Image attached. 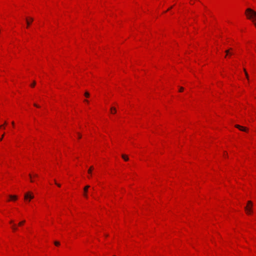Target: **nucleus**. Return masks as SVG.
Returning a JSON list of instances; mask_svg holds the SVG:
<instances>
[{
    "instance_id": "obj_1",
    "label": "nucleus",
    "mask_w": 256,
    "mask_h": 256,
    "mask_svg": "<svg viewBox=\"0 0 256 256\" xmlns=\"http://www.w3.org/2000/svg\"><path fill=\"white\" fill-rule=\"evenodd\" d=\"M34 198V194L32 192H28L24 194V198L26 200L30 201Z\"/></svg>"
},
{
    "instance_id": "obj_2",
    "label": "nucleus",
    "mask_w": 256,
    "mask_h": 256,
    "mask_svg": "<svg viewBox=\"0 0 256 256\" xmlns=\"http://www.w3.org/2000/svg\"><path fill=\"white\" fill-rule=\"evenodd\" d=\"M252 203L251 201H248L247 206L244 208L247 214L252 212Z\"/></svg>"
},
{
    "instance_id": "obj_3",
    "label": "nucleus",
    "mask_w": 256,
    "mask_h": 256,
    "mask_svg": "<svg viewBox=\"0 0 256 256\" xmlns=\"http://www.w3.org/2000/svg\"><path fill=\"white\" fill-rule=\"evenodd\" d=\"M235 127L238 128L240 130L242 131L246 132L247 130V128H246L240 126L238 124H236L235 126Z\"/></svg>"
},
{
    "instance_id": "obj_4",
    "label": "nucleus",
    "mask_w": 256,
    "mask_h": 256,
    "mask_svg": "<svg viewBox=\"0 0 256 256\" xmlns=\"http://www.w3.org/2000/svg\"><path fill=\"white\" fill-rule=\"evenodd\" d=\"M90 188V186L88 185V186H86L84 188V197H86V198H88V194H87V192H88V188Z\"/></svg>"
},
{
    "instance_id": "obj_5",
    "label": "nucleus",
    "mask_w": 256,
    "mask_h": 256,
    "mask_svg": "<svg viewBox=\"0 0 256 256\" xmlns=\"http://www.w3.org/2000/svg\"><path fill=\"white\" fill-rule=\"evenodd\" d=\"M10 223L13 224L12 226V230L14 231H16V230H18V228L16 226V224H14V221L13 220H10Z\"/></svg>"
},
{
    "instance_id": "obj_6",
    "label": "nucleus",
    "mask_w": 256,
    "mask_h": 256,
    "mask_svg": "<svg viewBox=\"0 0 256 256\" xmlns=\"http://www.w3.org/2000/svg\"><path fill=\"white\" fill-rule=\"evenodd\" d=\"M34 19L32 18H30V20L26 19V24H27V27H28L31 24L32 22H33Z\"/></svg>"
},
{
    "instance_id": "obj_7",
    "label": "nucleus",
    "mask_w": 256,
    "mask_h": 256,
    "mask_svg": "<svg viewBox=\"0 0 256 256\" xmlns=\"http://www.w3.org/2000/svg\"><path fill=\"white\" fill-rule=\"evenodd\" d=\"M9 197L11 200H16L18 198L17 196H16L10 195Z\"/></svg>"
},
{
    "instance_id": "obj_8",
    "label": "nucleus",
    "mask_w": 256,
    "mask_h": 256,
    "mask_svg": "<svg viewBox=\"0 0 256 256\" xmlns=\"http://www.w3.org/2000/svg\"><path fill=\"white\" fill-rule=\"evenodd\" d=\"M110 110L112 114H115L116 112V108L114 107H111Z\"/></svg>"
},
{
    "instance_id": "obj_9",
    "label": "nucleus",
    "mask_w": 256,
    "mask_h": 256,
    "mask_svg": "<svg viewBox=\"0 0 256 256\" xmlns=\"http://www.w3.org/2000/svg\"><path fill=\"white\" fill-rule=\"evenodd\" d=\"M122 157L125 161H128L129 160L128 156L125 154H122Z\"/></svg>"
},
{
    "instance_id": "obj_10",
    "label": "nucleus",
    "mask_w": 256,
    "mask_h": 256,
    "mask_svg": "<svg viewBox=\"0 0 256 256\" xmlns=\"http://www.w3.org/2000/svg\"><path fill=\"white\" fill-rule=\"evenodd\" d=\"M26 222L25 220H22L18 224V226H22Z\"/></svg>"
},
{
    "instance_id": "obj_11",
    "label": "nucleus",
    "mask_w": 256,
    "mask_h": 256,
    "mask_svg": "<svg viewBox=\"0 0 256 256\" xmlns=\"http://www.w3.org/2000/svg\"><path fill=\"white\" fill-rule=\"evenodd\" d=\"M93 169H94V167H93L92 166H90V168L88 170V173L89 174H92V170Z\"/></svg>"
},
{
    "instance_id": "obj_12",
    "label": "nucleus",
    "mask_w": 256,
    "mask_h": 256,
    "mask_svg": "<svg viewBox=\"0 0 256 256\" xmlns=\"http://www.w3.org/2000/svg\"><path fill=\"white\" fill-rule=\"evenodd\" d=\"M232 50V48H230L229 50H226L225 51V52L226 54H230V50ZM226 56H227V55H226V56H225V57H226Z\"/></svg>"
},
{
    "instance_id": "obj_13",
    "label": "nucleus",
    "mask_w": 256,
    "mask_h": 256,
    "mask_svg": "<svg viewBox=\"0 0 256 256\" xmlns=\"http://www.w3.org/2000/svg\"><path fill=\"white\" fill-rule=\"evenodd\" d=\"M244 73H245V74H246V78H248V72H246V70L245 68L244 69Z\"/></svg>"
},
{
    "instance_id": "obj_14",
    "label": "nucleus",
    "mask_w": 256,
    "mask_h": 256,
    "mask_svg": "<svg viewBox=\"0 0 256 256\" xmlns=\"http://www.w3.org/2000/svg\"><path fill=\"white\" fill-rule=\"evenodd\" d=\"M54 245H55V246H60V242H58V241H55V242H54Z\"/></svg>"
},
{
    "instance_id": "obj_15",
    "label": "nucleus",
    "mask_w": 256,
    "mask_h": 256,
    "mask_svg": "<svg viewBox=\"0 0 256 256\" xmlns=\"http://www.w3.org/2000/svg\"><path fill=\"white\" fill-rule=\"evenodd\" d=\"M84 96H85L86 97L88 98L90 96V94L88 92H86L84 93Z\"/></svg>"
},
{
    "instance_id": "obj_16",
    "label": "nucleus",
    "mask_w": 256,
    "mask_h": 256,
    "mask_svg": "<svg viewBox=\"0 0 256 256\" xmlns=\"http://www.w3.org/2000/svg\"><path fill=\"white\" fill-rule=\"evenodd\" d=\"M36 82L35 81H34L33 82L30 84V86L32 87H34L36 85Z\"/></svg>"
},
{
    "instance_id": "obj_17",
    "label": "nucleus",
    "mask_w": 256,
    "mask_h": 256,
    "mask_svg": "<svg viewBox=\"0 0 256 256\" xmlns=\"http://www.w3.org/2000/svg\"><path fill=\"white\" fill-rule=\"evenodd\" d=\"M54 182H55L56 184L58 187H60V184H58V183L56 182V180H54Z\"/></svg>"
},
{
    "instance_id": "obj_18",
    "label": "nucleus",
    "mask_w": 256,
    "mask_h": 256,
    "mask_svg": "<svg viewBox=\"0 0 256 256\" xmlns=\"http://www.w3.org/2000/svg\"><path fill=\"white\" fill-rule=\"evenodd\" d=\"M183 90H184V88H183L182 87H180V90H179V91H180V92H182V91H183Z\"/></svg>"
},
{
    "instance_id": "obj_19",
    "label": "nucleus",
    "mask_w": 256,
    "mask_h": 256,
    "mask_svg": "<svg viewBox=\"0 0 256 256\" xmlns=\"http://www.w3.org/2000/svg\"><path fill=\"white\" fill-rule=\"evenodd\" d=\"M34 106H36V108H40V106L38 104H34Z\"/></svg>"
},
{
    "instance_id": "obj_20",
    "label": "nucleus",
    "mask_w": 256,
    "mask_h": 256,
    "mask_svg": "<svg viewBox=\"0 0 256 256\" xmlns=\"http://www.w3.org/2000/svg\"><path fill=\"white\" fill-rule=\"evenodd\" d=\"M78 138H82L81 134L79 133H78Z\"/></svg>"
},
{
    "instance_id": "obj_21",
    "label": "nucleus",
    "mask_w": 256,
    "mask_h": 256,
    "mask_svg": "<svg viewBox=\"0 0 256 256\" xmlns=\"http://www.w3.org/2000/svg\"><path fill=\"white\" fill-rule=\"evenodd\" d=\"M4 134L2 135V138H0V141L2 140L4 138Z\"/></svg>"
},
{
    "instance_id": "obj_22",
    "label": "nucleus",
    "mask_w": 256,
    "mask_h": 256,
    "mask_svg": "<svg viewBox=\"0 0 256 256\" xmlns=\"http://www.w3.org/2000/svg\"><path fill=\"white\" fill-rule=\"evenodd\" d=\"M34 176H35V177H38V175L37 174H34Z\"/></svg>"
},
{
    "instance_id": "obj_23",
    "label": "nucleus",
    "mask_w": 256,
    "mask_h": 256,
    "mask_svg": "<svg viewBox=\"0 0 256 256\" xmlns=\"http://www.w3.org/2000/svg\"><path fill=\"white\" fill-rule=\"evenodd\" d=\"M29 176L30 177V178H32V174H29Z\"/></svg>"
},
{
    "instance_id": "obj_24",
    "label": "nucleus",
    "mask_w": 256,
    "mask_h": 256,
    "mask_svg": "<svg viewBox=\"0 0 256 256\" xmlns=\"http://www.w3.org/2000/svg\"><path fill=\"white\" fill-rule=\"evenodd\" d=\"M12 126H14V122H12Z\"/></svg>"
},
{
    "instance_id": "obj_25",
    "label": "nucleus",
    "mask_w": 256,
    "mask_h": 256,
    "mask_svg": "<svg viewBox=\"0 0 256 256\" xmlns=\"http://www.w3.org/2000/svg\"><path fill=\"white\" fill-rule=\"evenodd\" d=\"M84 102H88V100H84Z\"/></svg>"
},
{
    "instance_id": "obj_26",
    "label": "nucleus",
    "mask_w": 256,
    "mask_h": 256,
    "mask_svg": "<svg viewBox=\"0 0 256 256\" xmlns=\"http://www.w3.org/2000/svg\"><path fill=\"white\" fill-rule=\"evenodd\" d=\"M7 124L6 122H4V124L5 125V124Z\"/></svg>"
},
{
    "instance_id": "obj_27",
    "label": "nucleus",
    "mask_w": 256,
    "mask_h": 256,
    "mask_svg": "<svg viewBox=\"0 0 256 256\" xmlns=\"http://www.w3.org/2000/svg\"><path fill=\"white\" fill-rule=\"evenodd\" d=\"M30 182H33V180L32 178L30 179Z\"/></svg>"
},
{
    "instance_id": "obj_28",
    "label": "nucleus",
    "mask_w": 256,
    "mask_h": 256,
    "mask_svg": "<svg viewBox=\"0 0 256 256\" xmlns=\"http://www.w3.org/2000/svg\"><path fill=\"white\" fill-rule=\"evenodd\" d=\"M172 8V6H170V8L169 9H168V10H170Z\"/></svg>"
},
{
    "instance_id": "obj_29",
    "label": "nucleus",
    "mask_w": 256,
    "mask_h": 256,
    "mask_svg": "<svg viewBox=\"0 0 256 256\" xmlns=\"http://www.w3.org/2000/svg\"><path fill=\"white\" fill-rule=\"evenodd\" d=\"M230 54L232 55V53H230L229 54Z\"/></svg>"
},
{
    "instance_id": "obj_30",
    "label": "nucleus",
    "mask_w": 256,
    "mask_h": 256,
    "mask_svg": "<svg viewBox=\"0 0 256 256\" xmlns=\"http://www.w3.org/2000/svg\"><path fill=\"white\" fill-rule=\"evenodd\" d=\"M2 126H0V128H2Z\"/></svg>"
}]
</instances>
